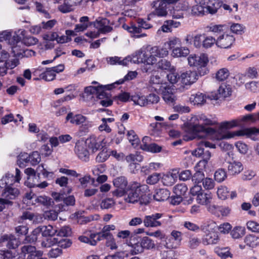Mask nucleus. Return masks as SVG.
Returning <instances> with one entry per match:
<instances>
[{
  "label": "nucleus",
  "instance_id": "f257e3e1",
  "mask_svg": "<svg viewBox=\"0 0 259 259\" xmlns=\"http://www.w3.org/2000/svg\"><path fill=\"white\" fill-rule=\"evenodd\" d=\"M198 123H190L187 127V132L190 136V139H202L207 135H213L215 131L211 127H206L205 125H212L216 124L214 120L207 118L204 114H201L198 117Z\"/></svg>",
  "mask_w": 259,
  "mask_h": 259
},
{
  "label": "nucleus",
  "instance_id": "f03ea898",
  "mask_svg": "<svg viewBox=\"0 0 259 259\" xmlns=\"http://www.w3.org/2000/svg\"><path fill=\"white\" fill-rule=\"evenodd\" d=\"M148 190L146 185L133 182L131 183L124 194V200L126 202L134 203L137 202L140 198L144 195V193Z\"/></svg>",
  "mask_w": 259,
  "mask_h": 259
},
{
  "label": "nucleus",
  "instance_id": "7ed1b4c3",
  "mask_svg": "<svg viewBox=\"0 0 259 259\" xmlns=\"http://www.w3.org/2000/svg\"><path fill=\"white\" fill-rule=\"evenodd\" d=\"M258 130L255 127L246 128L235 132H228L221 136L220 139H229L233 138L235 136H246L247 138H250L253 141H257L258 138Z\"/></svg>",
  "mask_w": 259,
  "mask_h": 259
},
{
  "label": "nucleus",
  "instance_id": "20e7f679",
  "mask_svg": "<svg viewBox=\"0 0 259 259\" xmlns=\"http://www.w3.org/2000/svg\"><path fill=\"white\" fill-rule=\"evenodd\" d=\"M189 64L191 66H195L198 68H203V71L202 73L200 71V75H204L207 73L208 70L205 68L207 63L208 62V56L205 54H201L199 56L196 55H191L188 58Z\"/></svg>",
  "mask_w": 259,
  "mask_h": 259
},
{
  "label": "nucleus",
  "instance_id": "39448f33",
  "mask_svg": "<svg viewBox=\"0 0 259 259\" xmlns=\"http://www.w3.org/2000/svg\"><path fill=\"white\" fill-rule=\"evenodd\" d=\"M162 213H154L146 215L143 219V224L145 227L156 228L161 227L163 223Z\"/></svg>",
  "mask_w": 259,
  "mask_h": 259
},
{
  "label": "nucleus",
  "instance_id": "423d86ee",
  "mask_svg": "<svg viewBox=\"0 0 259 259\" xmlns=\"http://www.w3.org/2000/svg\"><path fill=\"white\" fill-rule=\"evenodd\" d=\"M114 186L117 189L112 191L113 196L117 197H121L125 194L126 190L127 189V185L128 184L126 178L123 176H120L114 179Z\"/></svg>",
  "mask_w": 259,
  "mask_h": 259
},
{
  "label": "nucleus",
  "instance_id": "0eeeda50",
  "mask_svg": "<svg viewBox=\"0 0 259 259\" xmlns=\"http://www.w3.org/2000/svg\"><path fill=\"white\" fill-rule=\"evenodd\" d=\"M178 0H158L153 2L151 5L155 7V14L159 17L166 16L167 14V6L168 5L177 2Z\"/></svg>",
  "mask_w": 259,
  "mask_h": 259
},
{
  "label": "nucleus",
  "instance_id": "6e6552de",
  "mask_svg": "<svg viewBox=\"0 0 259 259\" xmlns=\"http://www.w3.org/2000/svg\"><path fill=\"white\" fill-rule=\"evenodd\" d=\"M93 25L101 33L110 32L113 29L112 23L107 18H98L95 22H93Z\"/></svg>",
  "mask_w": 259,
  "mask_h": 259
},
{
  "label": "nucleus",
  "instance_id": "1a4fd4ad",
  "mask_svg": "<svg viewBox=\"0 0 259 259\" xmlns=\"http://www.w3.org/2000/svg\"><path fill=\"white\" fill-rule=\"evenodd\" d=\"M13 184H3L0 185V187L2 188L4 187L2 195L3 197V199L5 200H14L16 199L19 195V190L16 188L12 187Z\"/></svg>",
  "mask_w": 259,
  "mask_h": 259
},
{
  "label": "nucleus",
  "instance_id": "9d476101",
  "mask_svg": "<svg viewBox=\"0 0 259 259\" xmlns=\"http://www.w3.org/2000/svg\"><path fill=\"white\" fill-rule=\"evenodd\" d=\"M149 83L150 88L157 93H159L162 90L164 89L168 85L167 82H164L158 75H152L150 77Z\"/></svg>",
  "mask_w": 259,
  "mask_h": 259
},
{
  "label": "nucleus",
  "instance_id": "9b49d317",
  "mask_svg": "<svg viewBox=\"0 0 259 259\" xmlns=\"http://www.w3.org/2000/svg\"><path fill=\"white\" fill-rule=\"evenodd\" d=\"M142 237L138 236H132L131 237L128 242V246L132 247V254H138L143 252V245L142 243Z\"/></svg>",
  "mask_w": 259,
  "mask_h": 259
},
{
  "label": "nucleus",
  "instance_id": "f8f14e48",
  "mask_svg": "<svg viewBox=\"0 0 259 259\" xmlns=\"http://www.w3.org/2000/svg\"><path fill=\"white\" fill-rule=\"evenodd\" d=\"M235 41L233 35L226 33L220 35L217 39V46L223 49L230 48Z\"/></svg>",
  "mask_w": 259,
  "mask_h": 259
},
{
  "label": "nucleus",
  "instance_id": "ddd939ff",
  "mask_svg": "<svg viewBox=\"0 0 259 259\" xmlns=\"http://www.w3.org/2000/svg\"><path fill=\"white\" fill-rule=\"evenodd\" d=\"M21 251L25 256L27 255V259H38V257H41L43 254L42 251H36L35 246L30 245H24L21 248Z\"/></svg>",
  "mask_w": 259,
  "mask_h": 259
},
{
  "label": "nucleus",
  "instance_id": "4468645a",
  "mask_svg": "<svg viewBox=\"0 0 259 259\" xmlns=\"http://www.w3.org/2000/svg\"><path fill=\"white\" fill-rule=\"evenodd\" d=\"M206 9L205 6H202L199 4L193 6L190 8L189 5L187 3L184 4L183 7V11H189L192 15L202 16L207 14Z\"/></svg>",
  "mask_w": 259,
  "mask_h": 259
},
{
  "label": "nucleus",
  "instance_id": "2eb2a0df",
  "mask_svg": "<svg viewBox=\"0 0 259 259\" xmlns=\"http://www.w3.org/2000/svg\"><path fill=\"white\" fill-rule=\"evenodd\" d=\"M218 94L212 95L211 99L218 100L221 98L225 99L230 96L232 90L230 85L225 83H222L218 89Z\"/></svg>",
  "mask_w": 259,
  "mask_h": 259
},
{
  "label": "nucleus",
  "instance_id": "dca6fc26",
  "mask_svg": "<svg viewBox=\"0 0 259 259\" xmlns=\"http://www.w3.org/2000/svg\"><path fill=\"white\" fill-rule=\"evenodd\" d=\"M180 78L183 84L190 85L198 79V75L195 71H187L181 74Z\"/></svg>",
  "mask_w": 259,
  "mask_h": 259
},
{
  "label": "nucleus",
  "instance_id": "f3484780",
  "mask_svg": "<svg viewBox=\"0 0 259 259\" xmlns=\"http://www.w3.org/2000/svg\"><path fill=\"white\" fill-rule=\"evenodd\" d=\"M74 151L78 157L81 160L86 161L89 160V153L84 143L77 142L74 148Z\"/></svg>",
  "mask_w": 259,
  "mask_h": 259
},
{
  "label": "nucleus",
  "instance_id": "a211bd4d",
  "mask_svg": "<svg viewBox=\"0 0 259 259\" xmlns=\"http://www.w3.org/2000/svg\"><path fill=\"white\" fill-rule=\"evenodd\" d=\"M103 140L99 139L95 136H91L86 140L84 144L93 152H95L101 147H103Z\"/></svg>",
  "mask_w": 259,
  "mask_h": 259
},
{
  "label": "nucleus",
  "instance_id": "6ab92c4d",
  "mask_svg": "<svg viewBox=\"0 0 259 259\" xmlns=\"http://www.w3.org/2000/svg\"><path fill=\"white\" fill-rule=\"evenodd\" d=\"M158 93H161L162 95V98L166 104L174 105L175 103L176 97L172 93V89H171L169 85Z\"/></svg>",
  "mask_w": 259,
  "mask_h": 259
},
{
  "label": "nucleus",
  "instance_id": "aec40b11",
  "mask_svg": "<svg viewBox=\"0 0 259 259\" xmlns=\"http://www.w3.org/2000/svg\"><path fill=\"white\" fill-rule=\"evenodd\" d=\"M21 179V171L18 168H16V175L14 177L13 175L7 174L0 181V185L13 184L15 182H19Z\"/></svg>",
  "mask_w": 259,
  "mask_h": 259
},
{
  "label": "nucleus",
  "instance_id": "412c9836",
  "mask_svg": "<svg viewBox=\"0 0 259 259\" xmlns=\"http://www.w3.org/2000/svg\"><path fill=\"white\" fill-rule=\"evenodd\" d=\"M204 234L202 238V243L204 245H214L219 242L220 238L218 232Z\"/></svg>",
  "mask_w": 259,
  "mask_h": 259
},
{
  "label": "nucleus",
  "instance_id": "4be33fe9",
  "mask_svg": "<svg viewBox=\"0 0 259 259\" xmlns=\"http://www.w3.org/2000/svg\"><path fill=\"white\" fill-rule=\"evenodd\" d=\"M3 242L9 249H15L20 243L18 239L14 235H5L2 237Z\"/></svg>",
  "mask_w": 259,
  "mask_h": 259
},
{
  "label": "nucleus",
  "instance_id": "5701e85b",
  "mask_svg": "<svg viewBox=\"0 0 259 259\" xmlns=\"http://www.w3.org/2000/svg\"><path fill=\"white\" fill-rule=\"evenodd\" d=\"M131 61V57H127L122 59L121 57L117 56L109 57L106 58L107 63L111 65H119L121 66H126Z\"/></svg>",
  "mask_w": 259,
  "mask_h": 259
},
{
  "label": "nucleus",
  "instance_id": "b1692460",
  "mask_svg": "<svg viewBox=\"0 0 259 259\" xmlns=\"http://www.w3.org/2000/svg\"><path fill=\"white\" fill-rule=\"evenodd\" d=\"M81 0H65L64 3L59 6V10L64 13L72 11L74 7L79 4Z\"/></svg>",
  "mask_w": 259,
  "mask_h": 259
},
{
  "label": "nucleus",
  "instance_id": "393cba45",
  "mask_svg": "<svg viewBox=\"0 0 259 259\" xmlns=\"http://www.w3.org/2000/svg\"><path fill=\"white\" fill-rule=\"evenodd\" d=\"M200 229L203 233L217 232L218 225L213 220H209L203 223Z\"/></svg>",
  "mask_w": 259,
  "mask_h": 259
},
{
  "label": "nucleus",
  "instance_id": "a878e982",
  "mask_svg": "<svg viewBox=\"0 0 259 259\" xmlns=\"http://www.w3.org/2000/svg\"><path fill=\"white\" fill-rule=\"evenodd\" d=\"M243 169V166L241 162L237 161H233L229 162L228 166V171L232 175H238Z\"/></svg>",
  "mask_w": 259,
  "mask_h": 259
},
{
  "label": "nucleus",
  "instance_id": "bb28decb",
  "mask_svg": "<svg viewBox=\"0 0 259 259\" xmlns=\"http://www.w3.org/2000/svg\"><path fill=\"white\" fill-rule=\"evenodd\" d=\"M237 126H240V120H238V118L222 122L219 123L218 128L219 130L222 132L224 130H230Z\"/></svg>",
  "mask_w": 259,
  "mask_h": 259
},
{
  "label": "nucleus",
  "instance_id": "cd10ccee",
  "mask_svg": "<svg viewBox=\"0 0 259 259\" xmlns=\"http://www.w3.org/2000/svg\"><path fill=\"white\" fill-rule=\"evenodd\" d=\"M66 119L72 124L79 125L84 122L86 117L81 114L74 115L73 113L70 112L67 114Z\"/></svg>",
  "mask_w": 259,
  "mask_h": 259
},
{
  "label": "nucleus",
  "instance_id": "c85d7f7f",
  "mask_svg": "<svg viewBox=\"0 0 259 259\" xmlns=\"http://www.w3.org/2000/svg\"><path fill=\"white\" fill-rule=\"evenodd\" d=\"M79 24L75 25L74 30L75 32L83 31L87 29V28L91 25H93V22H89V18L88 16H83L79 19Z\"/></svg>",
  "mask_w": 259,
  "mask_h": 259
},
{
  "label": "nucleus",
  "instance_id": "c756f323",
  "mask_svg": "<svg viewBox=\"0 0 259 259\" xmlns=\"http://www.w3.org/2000/svg\"><path fill=\"white\" fill-rule=\"evenodd\" d=\"M138 25L136 26V27H139L140 29L139 32H137V33H139L140 34H138L136 35V37H144L147 36V34L145 33H142V30L143 29H150L152 27V25L148 23L146 21L143 19H138L137 21Z\"/></svg>",
  "mask_w": 259,
  "mask_h": 259
},
{
  "label": "nucleus",
  "instance_id": "7c9ffc66",
  "mask_svg": "<svg viewBox=\"0 0 259 259\" xmlns=\"http://www.w3.org/2000/svg\"><path fill=\"white\" fill-rule=\"evenodd\" d=\"M98 87L89 86L84 89V94L87 95H96L99 99H103L106 96V93L103 91H100Z\"/></svg>",
  "mask_w": 259,
  "mask_h": 259
},
{
  "label": "nucleus",
  "instance_id": "2f4dec72",
  "mask_svg": "<svg viewBox=\"0 0 259 259\" xmlns=\"http://www.w3.org/2000/svg\"><path fill=\"white\" fill-rule=\"evenodd\" d=\"M170 195L169 191L166 189H160L154 195V199L157 201H162L167 200Z\"/></svg>",
  "mask_w": 259,
  "mask_h": 259
},
{
  "label": "nucleus",
  "instance_id": "473e14b6",
  "mask_svg": "<svg viewBox=\"0 0 259 259\" xmlns=\"http://www.w3.org/2000/svg\"><path fill=\"white\" fill-rule=\"evenodd\" d=\"M146 57V53L142 49H140L136 52L133 56L131 61L134 63H144Z\"/></svg>",
  "mask_w": 259,
  "mask_h": 259
},
{
  "label": "nucleus",
  "instance_id": "72a5a7b5",
  "mask_svg": "<svg viewBox=\"0 0 259 259\" xmlns=\"http://www.w3.org/2000/svg\"><path fill=\"white\" fill-rule=\"evenodd\" d=\"M150 53L157 57L163 58L168 54V51L166 48L153 47L150 50Z\"/></svg>",
  "mask_w": 259,
  "mask_h": 259
},
{
  "label": "nucleus",
  "instance_id": "f704fd0d",
  "mask_svg": "<svg viewBox=\"0 0 259 259\" xmlns=\"http://www.w3.org/2000/svg\"><path fill=\"white\" fill-rule=\"evenodd\" d=\"M177 179V175L175 173L169 172L163 176L162 180L164 185L169 186L172 185Z\"/></svg>",
  "mask_w": 259,
  "mask_h": 259
},
{
  "label": "nucleus",
  "instance_id": "c9c22d12",
  "mask_svg": "<svg viewBox=\"0 0 259 259\" xmlns=\"http://www.w3.org/2000/svg\"><path fill=\"white\" fill-rule=\"evenodd\" d=\"M143 252L144 250H152L155 248V243L152 239L147 236L142 237Z\"/></svg>",
  "mask_w": 259,
  "mask_h": 259
},
{
  "label": "nucleus",
  "instance_id": "e433bc0d",
  "mask_svg": "<svg viewBox=\"0 0 259 259\" xmlns=\"http://www.w3.org/2000/svg\"><path fill=\"white\" fill-rule=\"evenodd\" d=\"M190 101L193 103L194 105H202L205 102V97L203 94L198 92L192 95L190 97Z\"/></svg>",
  "mask_w": 259,
  "mask_h": 259
},
{
  "label": "nucleus",
  "instance_id": "4c0bfd02",
  "mask_svg": "<svg viewBox=\"0 0 259 259\" xmlns=\"http://www.w3.org/2000/svg\"><path fill=\"white\" fill-rule=\"evenodd\" d=\"M222 6V2H214L212 3L211 1L208 5L207 4L205 6L206 9L207 14H210L211 15L216 13L218 9Z\"/></svg>",
  "mask_w": 259,
  "mask_h": 259
},
{
  "label": "nucleus",
  "instance_id": "58836bf2",
  "mask_svg": "<svg viewBox=\"0 0 259 259\" xmlns=\"http://www.w3.org/2000/svg\"><path fill=\"white\" fill-rule=\"evenodd\" d=\"M35 203H39L47 207L53 206L54 204L52 199L45 196H37L35 198Z\"/></svg>",
  "mask_w": 259,
  "mask_h": 259
},
{
  "label": "nucleus",
  "instance_id": "ea45409f",
  "mask_svg": "<svg viewBox=\"0 0 259 259\" xmlns=\"http://www.w3.org/2000/svg\"><path fill=\"white\" fill-rule=\"evenodd\" d=\"M211 195L210 193H200L197 196V201L198 203L202 205H208L210 202L211 199Z\"/></svg>",
  "mask_w": 259,
  "mask_h": 259
},
{
  "label": "nucleus",
  "instance_id": "a19ab883",
  "mask_svg": "<svg viewBox=\"0 0 259 259\" xmlns=\"http://www.w3.org/2000/svg\"><path fill=\"white\" fill-rule=\"evenodd\" d=\"M214 44L217 45V39L211 36H206L204 33L202 47L208 49L212 47Z\"/></svg>",
  "mask_w": 259,
  "mask_h": 259
},
{
  "label": "nucleus",
  "instance_id": "79ce46f5",
  "mask_svg": "<svg viewBox=\"0 0 259 259\" xmlns=\"http://www.w3.org/2000/svg\"><path fill=\"white\" fill-rule=\"evenodd\" d=\"M245 233V229L244 227L237 226L231 231L230 234L234 239H239L243 237Z\"/></svg>",
  "mask_w": 259,
  "mask_h": 259
},
{
  "label": "nucleus",
  "instance_id": "37998d69",
  "mask_svg": "<svg viewBox=\"0 0 259 259\" xmlns=\"http://www.w3.org/2000/svg\"><path fill=\"white\" fill-rule=\"evenodd\" d=\"M189 53L188 49L185 47H177L174 49L172 52V56L174 57H186Z\"/></svg>",
  "mask_w": 259,
  "mask_h": 259
},
{
  "label": "nucleus",
  "instance_id": "c03bdc74",
  "mask_svg": "<svg viewBox=\"0 0 259 259\" xmlns=\"http://www.w3.org/2000/svg\"><path fill=\"white\" fill-rule=\"evenodd\" d=\"M42 236L44 237L52 236L56 234L57 230L51 225L41 226Z\"/></svg>",
  "mask_w": 259,
  "mask_h": 259
},
{
  "label": "nucleus",
  "instance_id": "a18cd8bd",
  "mask_svg": "<svg viewBox=\"0 0 259 259\" xmlns=\"http://www.w3.org/2000/svg\"><path fill=\"white\" fill-rule=\"evenodd\" d=\"M113 237V235L110 232L102 230H101L100 232L97 233H93L92 235V238H96L97 242L101 241L103 239H105L106 240Z\"/></svg>",
  "mask_w": 259,
  "mask_h": 259
},
{
  "label": "nucleus",
  "instance_id": "49530a36",
  "mask_svg": "<svg viewBox=\"0 0 259 259\" xmlns=\"http://www.w3.org/2000/svg\"><path fill=\"white\" fill-rule=\"evenodd\" d=\"M131 100L136 105L140 106H145L147 105L146 97L144 96H140L136 95L131 97Z\"/></svg>",
  "mask_w": 259,
  "mask_h": 259
},
{
  "label": "nucleus",
  "instance_id": "de8ad7c7",
  "mask_svg": "<svg viewBox=\"0 0 259 259\" xmlns=\"http://www.w3.org/2000/svg\"><path fill=\"white\" fill-rule=\"evenodd\" d=\"M173 190L176 195L183 196L187 192L188 188L185 184L182 183L175 186Z\"/></svg>",
  "mask_w": 259,
  "mask_h": 259
},
{
  "label": "nucleus",
  "instance_id": "09e8293b",
  "mask_svg": "<svg viewBox=\"0 0 259 259\" xmlns=\"http://www.w3.org/2000/svg\"><path fill=\"white\" fill-rule=\"evenodd\" d=\"M245 243L251 247L256 246L258 243L257 237L252 235H247L244 238Z\"/></svg>",
  "mask_w": 259,
  "mask_h": 259
},
{
  "label": "nucleus",
  "instance_id": "8fccbe9b",
  "mask_svg": "<svg viewBox=\"0 0 259 259\" xmlns=\"http://www.w3.org/2000/svg\"><path fill=\"white\" fill-rule=\"evenodd\" d=\"M40 233L42 234V229L41 228V226H38L34 229L31 235L26 237V240L30 242H35L37 239L38 236Z\"/></svg>",
  "mask_w": 259,
  "mask_h": 259
},
{
  "label": "nucleus",
  "instance_id": "3c124183",
  "mask_svg": "<svg viewBox=\"0 0 259 259\" xmlns=\"http://www.w3.org/2000/svg\"><path fill=\"white\" fill-rule=\"evenodd\" d=\"M230 73L228 69L223 68L219 70L216 73L215 77L219 81H224L229 76Z\"/></svg>",
  "mask_w": 259,
  "mask_h": 259
},
{
  "label": "nucleus",
  "instance_id": "603ef678",
  "mask_svg": "<svg viewBox=\"0 0 259 259\" xmlns=\"http://www.w3.org/2000/svg\"><path fill=\"white\" fill-rule=\"evenodd\" d=\"M245 73L250 79L256 78L258 76V68L256 66L249 67L246 69Z\"/></svg>",
  "mask_w": 259,
  "mask_h": 259
},
{
  "label": "nucleus",
  "instance_id": "864d4df0",
  "mask_svg": "<svg viewBox=\"0 0 259 259\" xmlns=\"http://www.w3.org/2000/svg\"><path fill=\"white\" fill-rule=\"evenodd\" d=\"M127 137L130 142L131 143L133 146H137L140 142V140L133 130H131L127 132Z\"/></svg>",
  "mask_w": 259,
  "mask_h": 259
},
{
  "label": "nucleus",
  "instance_id": "5fc2aeb1",
  "mask_svg": "<svg viewBox=\"0 0 259 259\" xmlns=\"http://www.w3.org/2000/svg\"><path fill=\"white\" fill-rule=\"evenodd\" d=\"M21 218L22 220H29L30 221H32L33 223H37L38 222V219H41L40 216L38 215H35L34 213L27 211L23 212Z\"/></svg>",
  "mask_w": 259,
  "mask_h": 259
},
{
  "label": "nucleus",
  "instance_id": "6e6d98bb",
  "mask_svg": "<svg viewBox=\"0 0 259 259\" xmlns=\"http://www.w3.org/2000/svg\"><path fill=\"white\" fill-rule=\"evenodd\" d=\"M143 157L141 154L136 153L135 154H130L125 157L126 161L128 163H136L141 162L143 160Z\"/></svg>",
  "mask_w": 259,
  "mask_h": 259
},
{
  "label": "nucleus",
  "instance_id": "4d7b16f0",
  "mask_svg": "<svg viewBox=\"0 0 259 259\" xmlns=\"http://www.w3.org/2000/svg\"><path fill=\"white\" fill-rule=\"evenodd\" d=\"M158 67L161 70L171 71L174 68L169 61L166 59H161L158 62Z\"/></svg>",
  "mask_w": 259,
  "mask_h": 259
},
{
  "label": "nucleus",
  "instance_id": "13d9d810",
  "mask_svg": "<svg viewBox=\"0 0 259 259\" xmlns=\"http://www.w3.org/2000/svg\"><path fill=\"white\" fill-rule=\"evenodd\" d=\"M41 78L46 81H52L55 79L56 74L51 68H47L46 71L41 74Z\"/></svg>",
  "mask_w": 259,
  "mask_h": 259
},
{
  "label": "nucleus",
  "instance_id": "bf43d9fd",
  "mask_svg": "<svg viewBox=\"0 0 259 259\" xmlns=\"http://www.w3.org/2000/svg\"><path fill=\"white\" fill-rule=\"evenodd\" d=\"M225 26L223 25H214L211 24L206 27L208 31L212 32L214 34H219L224 31V28Z\"/></svg>",
  "mask_w": 259,
  "mask_h": 259
},
{
  "label": "nucleus",
  "instance_id": "052dcab7",
  "mask_svg": "<svg viewBox=\"0 0 259 259\" xmlns=\"http://www.w3.org/2000/svg\"><path fill=\"white\" fill-rule=\"evenodd\" d=\"M214 176L215 181L222 182L227 178V174L224 169L220 168L215 172Z\"/></svg>",
  "mask_w": 259,
  "mask_h": 259
},
{
  "label": "nucleus",
  "instance_id": "680f3d73",
  "mask_svg": "<svg viewBox=\"0 0 259 259\" xmlns=\"http://www.w3.org/2000/svg\"><path fill=\"white\" fill-rule=\"evenodd\" d=\"M29 161V155L28 154L26 153H21L18 157L17 164L19 167H24L25 164Z\"/></svg>",
  "mask_w": 259,
  "mask_h": 259
},
{
  "label": "nucleus",
  "instance_id": "e2e57ef3",
  "mask_svg": "<svg viewBox=\"0 0 259 259\" xmlns=\"http://www.w3.org/2000/svg\"><path fill=\"white\" fill-rule=\"evenodd\" d=\"M115 204L114 200L112 198H105L103 199L100 203V207L102 209H109Z\"/></svg>",
  "mask_w": 259,
  "mask_h": 259
},
{
  "label": "nucleus",
  "instance_id": "0e129e2a",
  "mask_svg": "<svg viewBox=\"0 0 259 259\" xmlns=\"http://www.w3.org/2000/svg\"><path fill=\"white\" fill-rule=\"evenodd\" d=\"M40 160V154L37 151H34L31 155H29V161L32 165L38 164Z\"/></svg>",
  "mask_w": 259,
  "mask_h": 259
},
{
  "label": "nucleus",
  "instance_id": "69168bd1",
  "mask_svg": "<svg viewBox=\"0 0 259 259\" xmlns=\"http://www.w3.org/2000/svg\"><path fill=\"white\" fill-rule=\"evenodd\" d=\"M35 6L36 7V10L37 12L41 13L44 15V16L46 18H50L51 16L48 11L45 9V7L39 2H35Z\"/></svg>",
  "mask_w": 259,
  "mask_h": 259
},
{
  "label": "nucleus",
  "instance_id": "338daca9",
  "mask_svg": "<svg viewBox=\"0 0 259 259\" xmlns=\"http://www.w3.org/2000/svg\"><path fill=\"white\" fill-rule=\"evenodd\" d=\"M144 150L153 153H157L159 152L161 150V147L155 143H150V145H145L144 146Z\"/></svg>",
  "mask_w": 259,
  "mask_h": 259
},
{
  "label": "nucleus",
  "instance_id": "774afa93",
  "mask_svg": "<svg viewBox=\"0 0 259 259\" xmlns=\"http://www.w3.org/2000/svg\"><path fill=\"white\" fill-rule=\"evenodd\" d=\"M204 179V175L203 172L199 170L196 171V172L192 177V181L196 184H199Z\"/></svg>",
  "mask_w": 259,
  "mask_h": 259
}]
</instances>
